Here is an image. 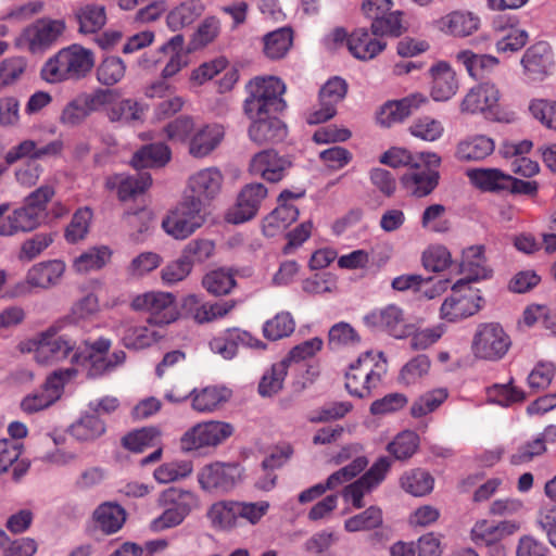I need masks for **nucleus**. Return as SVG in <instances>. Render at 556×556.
<instances>
[{
  "mask_svg": "<svg viewBox=\"0 0 556 556\" xmlns=\"http://www.w3.org/2000/svg\"><path fill=\"white\" fill-rule=\"evenodd\" d=\"M293 34L291 28L282 27L268 33L264 37V53L267 58L276 60L283 58L292 46Z\"/></svg>",
  "mask_w": 556,
  "mask_h": 556,
  "instance_id": "45",
  "label": "nucleus"
},
{
  "mask_svg": "<svg viewBox=\"0 0 556 556\" xmlns=\"http://www.w3.org/2000/svg\"><path fill=\"white\" fill-rule=\"evenodd\" d=\"M152 178L147 172H139L135 175L114 174L105 179V188L116 191L119 201L125 202L142 194L151 186Z\"/></svg>",
  "mask_w": 556,
  "mask_h": 556,
  "instance_id": "20",
  "label": "nucleus"
},
{
  "mask_svg": "<svg viewBox=\"0 0 556 556\" xmlns=\"http://www.w3.org/2000/svg\"><path fill=\"white\" fill-rule=\"evenodd\" d=\"M223 174L217 167H207L198 170L188 179V189L201 203L213 200L222 189Z\"/></svg>",
  "mask_w": 556,
  "mask_h": 556,
  "instance_id": "25",
  "label": "nucleus"
},
{
  "mask_svg": "<svg viewBox=\"0 0 556 556\" xmlns=\"http://www.w3.org/2000/svg\"><path fill=\"white\" fill-rule=\"evenodd\" d=\"M75 375L76 370L73 368L53 371L39 390L22 400L21 409L26 414H34L48 408L61 397L65 382Z\"/></svg>",
  "mask_w": 556,
  "mask_h": 556,
  "instance_id": "7",
  "label": "nucleus"
},
{
  "mask_svg": "<svg viewBox=\"0 0 556 556\" xmlns=\"http://www.w3.org/2000/svg\"><path fill=\"white\" fill-rule=\"evenodd\" d=\"M237 513V501L224 500L212 504L206 517L214 529L230 531L239 526Z\"/></svg>",
  "mask_w": 556,
  "mask_h": 556,
  "instance_id": "34",
  "label": "nucleus"
},
{
  "mask_svg": "<svg viewBox=\"0 0 556 556\" xmlns=\"http://www.w3.org/2000/svg\"><path fill=\"white\" fill-rule=\"evenodd\" d=\"M529 111L543 126L556 130V101L534 99L530 102Z\"/></svg>",
  "mask_w": 556,
  "mask_h": 556,
  "instance_id": "64",
  "label": "nucleus"
},
{
  "mask_svg": "<svg viewBox=\"0 0 556 556\" xmlns=\"http://www.w3.org/2000/svg\"><path fill=\"white\" fill-rule=\"evenodd\" d=\"M495 142L485 135H475L459 141L455 156L463 162H477L486 159L494 152Z\"/></svg>",
  "mask_w": 556,
  "mask_h": 556,
  "instance_id": "30",
  "label": "nucleus"
},
{
  "mask_svg": "<svg viewBox=\"0 0 556 556\" xmlns=\"http://www.w3.org/2000/svg\"><path fill=\"white\" fill-rule=\"evenodd\" d=\"M483 254L482 245L470 247L464 251L460 267L466 277L453 285L452 293L442 303L440 307L442 319L454 323L468 318L480 311L483 299L479 294V290L471 288L470 282L489 277Z\"/></svg>",
  "mask_w": 556,
  "mask_h": 556,
  "instance_id": "1",
  "label": "nucleus"
},
{
  "mask_svg": "<svg viewBox=\"0 0 556 556\" xmlns=\"http://www.w3.org/2000/svg\"><path fill=\"white\" fill-rule=\"evenodd\" d=\"M288 372L287 361H280L271 365L258 383V393L262 396H271L278 393Z\"/></svg>",
  "mask_w": 556,
  "mask_h": 556,
  "instance_id": "51",
  "label": "nucleus"
},
{
  "mask_svg": "<svg viewBox=\"0 0 556 556\" xmlns=\"http://www.w3.org/2000/svg\"><path fill=\"white\" fill-rule=\"evenodd\" d=\"M160 502L187 517L198 506V496L191 491L170 486L162 492Z\"/></svg>",
  "mask_w": 556,
  "mask_h": 556,
  "instance_id": "43",
  "label": "nucleus"
},
{
  "mask_svg": "<svg viewBox=\"0 0 556 556\" xmlns=\"http://www.w3.org/2000/svg\"><path fill=\"white\" fill-rule=\"evenodd\" d=\"M249 119L252 122L248 130L249 138L256 144L277 143L287 136L285 124L274 114L249 117Z\"/></svg>",
  "mask_w": 556,
  "mask_h": 556,
  "instance_id": "24",
  "label": "nucleus"
},
{
  "mask_svg": "<svg viewBox=\"0 0 556 556\" xmlns=\"http://www.w3.org/2000/svg\"><path fill=\"white\" fill-rule=\"evenodd\" d=\"M402 13L400 11L388 12L371 20L370 30L379 38L386 36L400 37L403 33Z\"/></svg>",
  "mask_w": 556,
  "mask_h": 556,
  "instance_id": "53",
  "label": "nucleus"
},
{
  "mask_svg": "<svg viewBox=\"0 0 556 556\" xmlns=\"http://www.w3.org/2000/svg\"><path fill=\"white\" fill-rule=\"evenodd\" d=\"M172 157V151L167 144L159 142L151 143L138 150L132 159L131 165L135 168H154L165 166Z\"/></svg>",
  "mask_w": 556,
  "mask_h": 556,
  "instance_id": "35",
  "label": "nucleus"
},
{
  "mask_svg": "<svg viewBox=\"0 0 556 556\" xmlns=\"http://www.w3.org/2000/svg\"><path fill=\"white\" fill-rule=\"evenodd\" d=\"M105 430V422L90 412L73 424L70 432L78 441H93L104 434Z\"/></svg>",
  "mask_w": 556,
  "mask_h": 556,
  "instance_id": "42",
  "label": "nucleus"
},
{
  "mask_svg": "<svg viewBox=\"0 0 556 556\" xmlns=\"http://www.w3.org/2000/svg\"><path fill=\"white\" fill-rule=\"evenodd\" d=\"M112 252L108 247H96L80 254L74 262L79 273H87L102 268L111 258Z\"/></svg>",
  "mask_w": 556,
  "mask_h": 556,
  "instance_id": "54",
  "label": "nucleus"
},
{
  "mask_svg": "<svg viewBox=\"0 0 556 556\" xmlns=\"http://www.w3.org/2000/svg\"><path fill=\"white\" fill-rule=\"evenodd\" d=\"M189 396L191 397V407L199 413H212L217 410L231 396V391L225 387L208 386L203 389H193ZM186 396L176 397L172 393L166 394V399L174 403L182 402Z\"/></svg>",
  "mask_w": 556,
  "mask_h": 556,
  "instance_id": "19",
  "label": "nucleus"
},
{
  "mask_svg": "<svg viewBox=\"0 0 556 556\" xmlns=\"http://www.w3.org/2000/svg\"><path fill=\"white\" fill-rule=\"evenodd\" d=\"M142 110L138 102L131 99H124L114 103L108 110V117L113 123L129 124L141 119Z\"/></svg>",
  "mask_w": 556,
  "mask_h": 556,
  "instance_id": "58",
  "label": "nucleus"
},
{
  "mask_svg": "<svg viewBox=\"0 0 556 556\" xmlns=\"http://www.w3.org/2000/svg\"><path fill=\"white\" fill-rule=\"evenodd\" d=\"M232 433L233 427L229 422L217 420L200 422L181 437V448L190 452L202 447L217 446Z\"/></svg>",
  "mask_w": 556,
  "mask_h": 556,
  "instance_id": "8",
  "label": "nucleus"
},
{
  "mask_svg": "<svg viewBox=\"0 0 556 556\" xmlns=\"http://www.w3.org/2000/svg\"><path fill=\"white\" fill-rule=\"evenodd\" d=\"M249 337L247 331H241L238 328L227 329L210 341V348L225 359H231L237 354L239 342L245 343Z\"/></svg>",
  "mask_w": 556,
  "mask_h": 556,
  "instance_id": "41",
  "label": "nucleus"
},
{
  "mask_svg": "<svg viewBox=\"0 0 556 556\" xmlns=\"http://www.w3.org/2000/svg\"><path fill=\"white\" fill-rule=\"evenodd\" d=\"M511 346L510 337L498 323L478 325L471 350L477 358L496 362L502 359Z\"/></svg>",
  "mask_w": 556,
  "mask_h": 556,
  "instance_id": "6",
  "label": "nucleus"
},
{
  "mask_svg": "<svg viewBox=\"0 0 556 556\" xmlns=\"http://www.w3.org/2000/svg\"><path fill=\"white\" fill-rule=\"evenodd\" d=\"M291 165L288 157L268 149L256 153L251 159L249 170L252 175L260 176L268 182H279L287 176Z\"/></svg>",
  "mask_w": 556,
  "mask_h": 556,
  "instance_id": "14",
  "label": "nucleus"
},
{
  "mask_svg": "<svg viewBox=\"0 0 556 556\" xmlns=\"http://www.w3.org/2000/svg\"><path fill=\"white\" fill-rule=\"evenodd\" d=\"M498 100L500 92L494 85H479L467 92L460 103V111L468 114L483 113L489 117Z\"/></svg>",
  "mask_w": 556,
  "mask_h": 556,
  "instance_id": "26",
  "label": "nucleus"
},
{
  "mask_svg": "<svg viewBox=\"0 0 556 556\" xmlns=\"http://www.w3.org/2000/svg\"><path fill=\"white\" fill-rule=\"evenodd\" d=\"M382 522V510L378 506H369L364 511L348 518L344 521V529L348 532L369 531L379 528Z\"/></svg>",
  "mask_w": 556,
  "mask_h": 556,
  "instance_id": "50",
  "label": "nucleus"
},
{
  "mask_svg": "<svg viewBox=\"0 0 556 556\" xmlns=\"http://www.w3.org/2000/svg\"><path fill=\"white\" fill-rule=\"evenodd\" d=\"M299 217V208L291 203H278V206L268 214L263 224V231L274 237L278 231L285 230Z\"/></svg>",
  "mask_w": 556,
  "mask_h": 556,
  "instance_id": "40",
  "label": "nucleus"
},
{
  "mask_svg": "<svg viewBox=\"0 0 556 556\" xmlns=\"http://www.w3.org/2000/svg\"><path fill=\"white\" fill-rule=\"evenodd\" d=\"M439 166L440 164H430L426 161L417 162V166L407 169L401 177L403 188L416 198L429 195L439 185Z\"/></svg>",
  "mask_w": 556,
  "mask_h": 556,
  "instance_id": "12",
  "label": "nucleus"
},
{
  "mask_svg": "<svg viewBox=\"0 0 556 556\" xmlns=\"http://www.w3.org/2000/svg\"><path fill=\"white\" fill-rule=\"evenodd\" d=\"M202 208L203 203L197 197H185L163 219L162 227L175 239H186L204 224Z\"/></svg>",
  "mask_w": 556,
  "mask_h": 556,
  "instance_id": "5",
  "label": "nucleus"
},
{
  "mask_svg": "<svg viewBox=\"0 0 556 556\" xmlns=\"http://www.w3.org/2000/svg\"><path fill=\"white\" fill-rule=\"evenodd\" d=\"M387 48V41L367 27L354 29L348 40L349 52L357 60L370 61Z\"/></svg>",
  "mask_w": 556,
  "mask_h": 556,
  "instance_id": "22",
  "label": "nucleus"
},
{
  "mask_svg": "<svg viewBox=\"0 0 556 556\" xmlns=\"http://www.w3.org/2000/svg\"><path fill=\"white\" fill-rule=\"evenodd\" d=\"M447 396L448 392L444 388L428 391L412 403L409 413L414 418L425 417L437 410L446 401Z\"/></svg>",
  "mask_w": 556,
  "mask_h": 556,
  "instance_id": "48",
  "label": "nucleus"
},
{
  "mask_svg": "<svg viewBox=\"0 0 556 556\" xmlns=\"http://www.w3.org/2000/svg\"><path fill=\"white\" fill-rule=\"evenodd\" d=\"M294 328L295 321L292 315L288 312H281L264 324L263 333L266 339L276 341L289 337Z\"/></svg>",
  "mask_w": 556,
  "mask_h": 556,
  "instance_id": "55",
  "label": "nucleus"
},
{
  "mask_svg": "<svg viewBox=\"0 0 556 556\" xmlns=\"http://www.w3.org/2000/svg\"><path fill=\"white\" fill-rule=\"evenodd\" d=\"M348 92V84L343 78H330L319 91V109L307 113L306 122L311 125L325 123L337 113V105Z\"/></svg>",
  "mask_w": 556,
  "mask_h": 556,
  "instance_id": "11",
  "label": "nucleus"
},
{
  "mask_svg": "<svg viewBox=\"0 0 556 556\" xmlns=\"http://www.w3.org/2000/svg\"><path fill=\"white\" fill-rule=\"evenodd\" d=\"M408 404V397L404 393L393 392L370 404L369 412L375 416H383L400 412Z\"/></svg>",
  "mask_w": 556,
  "mask_h": 556,
  "instance_id": "63",
  "label": "nucleus"
},
{
  "mask_svg": "<svg viewBox=\"0 0 556 556\" xmlns=\"http://www.w3.org/2000/svg\"><path fill=\"white\" fill-rule=\"evenodd\" d=\"M96 526L104 533L117 532L126 520V514L122 506L114 503H103L93 513Z\"/></svg>",
  "mask_w": 556,
  "mask_h": 556,
  "instance_id": "38",
  "label": "nucleus"
},
{
  "mask_svg": "<svg viewBox=\"0 0 556 556\" xmlns=\"http://www.w3.org/2000/svg\"><path fill=\"white\" fill-rule=\"evenodd\" d=\"M549 56V47L546 42H538L527 49L521 59L525 71L535 76L546 73Z\"/></svg>",
  "mask_w": 556,
  "mask_h": 556,
  "instance_id": "47",
  "label": "nucleus"
},
{
  "mask_svg": "<svg viewBox=\"0 0 556 556\" xmlns=\"http://www.w3.org/2000/svg\"><path fill=\"white\" fill-rule=\"evenodd\" d=\"M91 218L92 212L89 207L77 210L65 229V239L67 242L76 243L84 239L89 231Z\"/></svg>",
  "mask_w": 556,
  "mask_h": 556,
  "instance_id": "60",
  "label": "nucleus"
},
{
  "mask_svg": "<svg viewBox=\"0 0 556 556\" xmlns=\"http://www.w3.org/2000/svg\"><path fill=\"white\" fill-rule=\"evenodd\" d=\"M76 348V341L67 336H45L36 350L39 363L58 362L66 358Z\"/></svg>",
  "mask_w": 556,
  "mask_h": 556,
  "instance_id": "28",
  "label": "nucleus"
},
{
  "mask_svg": "<svg viewBox=\"0 0 556 556\" xmlns=\"http://www.w3.org/2000/svg\"><path fill=\"white\" fill-rule=\"evenodd\" d=\"M126 65L118 56H108L97 67V79L103 86H114L125 76Z\"/></svg>",
  "mask_w": 556,
  "mask_h": 556,
  "instance_id": "52",
  "label": "nucleus"
},
{
  "mask_svg": "<svg viewBox=\"0 0 556 556\" xmlns=\"http://www.w3.org/2000/svg\"><path fill=\"white\" fill-rule=\"evenodd\" d=\"M426 161L430 164H441V157L435 153H419L413 154L403 148H391L380 156V163L391 167L405 166L410 169L417 166V162Z\"/></svg>",
  "mask_w": 556,
  "mask_h": 556,
  "instance_id": "36",
  "label": "nucleus"
},
{
  "mask_svg": "<svg viewBox=\"0 0 556 556\" xmlns=\"http://www.w3.org/2000/svg\"><path fill=\"white\" fill-rule=\"evenodd\" d=\"M198 480L203 490L228 492L240 480V468L231 464H212L201 470Z\"/></svg>",
  "mask_w": 556,
  "mask_h": 556,
  "instance_id": "18",
  "label": "nucleus"
},
{
  "mask_svg": "<svg viewBox=\"0 0 556 556\" xmlns=\"http://www.w3.org/2000/svg\"><path fill=\"white\" fill-rule=\"evenodd\" d=\"M400 481L402 489L414 496L429 494L434 484L433 477L428 471L420 468L406 471L401 477Z\"/></svg>",
  "mask_w": 556,
  "mask_h": 556,
  "instance_id": "46",
  "label": "nucleus"
},
{
  "mask_svg": "<svg viewBox=\"0 0 556 556\" xmlns=\"http://www.w3.org/2000/svg\"><path fill=\"white\" fill-rule=\"evenodd\" d=\"M204 11L201 0H187L174 8L166 16V24L173 30L191 25Z\"/></svg>",
  "mask_w": 556,
  "mask_h": 556,
  "instance_id": "37",
  "label": "nucleus"
},
{
  "mask_svg": "<svg viewBox=\"0 0 556 556\" xmlns=\"http://www.w3.org/2000/svg\"><path fill=\"white\" fill-rule=\"evenodd\" d=\"M427 101V98L418 92L400 100H389L380 106L377 113V123L383 127L402 123Z\"/></svg>",
  "mask_w": 556,
  "mask_h": 556,
  "instance_id": "17",
  "label": "nucleus"
},
{
  "mask_svg": "<svg viewBox=\"0 0 556 556\" xmlns=\"http://www.w3.org/2000/svg\"><path fill=\"white\" fill-rule=\"evenodd\" d=\"M0 549L4 556H34L37 552V543L30 538L11 541L7 532L0 529Z\"/></svg>",
  "mask_w": 556,
  "mask_h": 556,
  "instance_id": "59",
  "label": "nucleus"
},
{
  "mask_svg": "<svg viewBox=\"0 0 556 556\" xmlns=\"http://www.w3.org/2000/svg\"><path fill=\"white\" fill-rule=\"evenodd\" d=\"M247 90L249 96L243 102V112L248 117L276 114L286 108L282 99L286 85L278 77H256L249 81Z\"/></svg>",
  "mask_w": 556,
  "mask_h": 556,
  "instance_id": "4",
  "label": "nucleus"
},
{
  "mask_svg": "<svg viewBox=\"0 0 556 556\" xmlns=\"http://www.w3.org/2000/svg\"><path fill=\"white\" fill-rule=\"evenodd\" d=\"M431 96L435 101L450 100L458 89L456 73L446 62H439L431 67Z\"/></svg>",
  "mask_w": 556,
  "mask_h": 556,
  "instance_id": "29",
  "label": "nucleus"
},
{
  "mask_svg": "<svg viewBox=\"0 0 556 556\" xmlns=\"http://www.w3.org/2000/svg\"><path fill=\"white\" fill-rule=\"evenodd\" d=\"M122 445L134 453H142L147 448L156 447L140 460L141 466L160 460L163 454L161 431L155 427H144L127 433L122 438Z\"/></svg>",
  "mask_w": 556,
  "mask_h": 556,
  "instance_id": "15",
  "label": "nucleus"
},
{
  "mask_svg": "<svg viewBox=\"0 0 556 556\" xmlns=\"http://www.w3.org/2000/svg\"><path fill=\"white\" fill-rule=\"evenodd\" d=\"M131 306L136 311L148 312V321L152 325H168L178 316L174 295L167 292H147L138 295L132 300Z\"/></svg>",
  "mask_w": 556,
  "mask_h": 556,
  "instance_id": "10",
  "label": "nucleus"
},
{
  "mask_svg": "<svg viewBox=\"0 0 556 556\" xmlns=\"http://www.w3.org/2000/svg\"><path fill=\"white\" fill-rule=\"evenodd\" d=\"M65 270L62 261L53 260L34 265L27 273V282L34 287L49 288L59 282Z\"/></svg>",
  "mask_w": 556,
  "mask_h": 556,
  "instance_id": "33",
  "label": "nucleus"
},
{
  "mask_svg": "<svg viewBox=\"0 0 556 556\" xmlns=\"http://www.w3.org/2000/svg\"><path fill=\"white\" fill-rule=\"evenodd\" d=\"M419 445V438L414 431H403L399 433L387 446L388 452L395 459L405 460L412 457Z\"/></svg>",
  "mask_w": 556,
  "mask_h": 556,
  "instance_id": "56",
  "label": "nucleus"
},
{
  "mask_svg": "<svg viewBox=\"0 0 556 556\" xmlns=\"http://www.w3.org/2000/svg\"><path fill=\"white\" fill-rule=\"evenodd\" d=\"M387 359L383 353L365 352L349 366L345 372V389L358 399L372 396L387 374Z\"/></svg>",
  "mask_w": 556,
  "mask_h": 556,
  "instance_id": "3",
  "label": "nucleus"
},
{
  "mask_svg": "<svg viewBox=\"0 0 556 556\" xmlns=\"http://www.w3.org/2000/svg\"><path fill=\"white\" fill-rule=\"evenodd\" d=\"M470 184L483 192L507 190L508 174L498 168H472L466 173Z\"/></svg>",
  "mask_w": 556,
  "mask_h": 556,
  "instance_id": "32",
  "label": "nucleus"
},
{
  "mask_svg": "<svg viewBox=\"0 0 556 556\" xmlns=\"http://www.w3.org/2000/svg\"><path fill=\"white\" fill-rule=\"evenodd\" d=\"M224 128L217 124L205 125L190 137L189 153L197 159L211 154L224 139Z\"/></svg>",
  "mask_w": 556,
  "mask_h": 556,
  "instance_id": "27",
  "label": "nucleus"
},
{
  "mask_svg": "<svg viewBox=\"0 0 556 556\" xmlns=\"http://www.w3.org/2000/svg\"><path fill=\"white\" fill-rule=\"evenodd\" d=\"M363 323L371 330L386 331L396 339L405 338L408 334L403 311L394 304L372 309L363 317Z\"/></svg>",
  "mask_w": 556,
  "mask_h": 556,
  "instance_id": "13",
  "label": "nucleus"
},
{
  "mask_svg": "<svg viewBox=\"0 0 556 556\" xmlns=\"http://www.w3.org/2000/svg\"><path fill=\"white\" fill-rule=\"evenodd\" d=\"M202 286L210 294L220 296L230 293L236 286V279L229 270L218 268L203 277Z\"/></svg>",
  "mask_w": 556,
  "mask_h": 556,
  "instance_id": "49",
  "label": "nucleus"
},
{
  "mask_svg": "<svg viewBox=\"0 0 556 556\" xmlns=\"http://www.w3.org/2000/svg\"><path fill=\"white\" fill-rule=\"evenodd\" d=\"M520 529V523L515 520L500 522L486 519L478 520L470 531V539L477 546H491Z\"/></svg>",
  "mask_w": 556,
  "mask_h": 556,
  "instance_id": "21",
  "label": "nucleus"
},
{
  "mask_svg": "<svg viewBox=\"0 0 556 556\" xmlns=\"http://www.w3.org/2000/svg\"><path fill=\"white\" fill-rule=\"evenodd\" d=\"M479 17L466 11H453L437 22L440 30L457 37L470 36L479 28Z\"/></svg>",
  "mask_w": 556,
  "mask_h": 556,
  "instance_id": "31",
  "label": "nucleus"
},
{
  "mask_svg": "<svg viewBox=\"0 0 556 556\" xmlns=\"http://www.w3.org/2000/svg\"><path fill=\"white\" fill-rule=\"evenodd\" d=\"M267 193V188L261 182L244 186L238 195L236 206L228 213V220L241 224L252 219L257 214Z\"/></svg>",
  "mask_w": 556,
  "mask_h": 556,
  "instance_id": "16",
  "label": "nucleus"
},
{
  "mask_svg": "<svg viewBox=\"0 0 556 556\" xmlns=\"http://www.w3.org/2000/svg\"><path fill=\"white\" fill-rule=\"evenodd\" d=\"M455 60L476 79L483 78L489 71L498 64L496 58L489 54H477L470 50L458 51L455 54Z\"/></svg>",
  "mask_w": 556,
  "mask_h": 556,
  "instance_id": "39",
  "label": "nucleus"
},
{
  "mask_svg": "<svg viewBox=\"0 0 556 556\" xmlns=\"http://www.w3.org/2000/svg\"><path fill=\"white\" fill-rule=\"evenodd\" d=\"M40 223L33 213L31 208L24 205L20 208L10 211V204L0 205V235L13 236L17 232H27L36 229Z\"/></svg>",
  "mask_w": 556,
  "mask_h": 556,
  "instance_id": "23",
  "label": "nucleus"
},
{
  "mask_svg": "<svg viewBox=\"0 0 556 556\" xmlns=\"http://www.w3.org/2000/svg\"><path fill=\"white\" fill-rule=\"evenodd\" d=\"M64 20L42 17L27 26L22 33V40L31 53H41L55 45L65 31Z\"/></svg>",
  "mask_w": 556,
  "mask_h": 556,
  "instance_id": "9",
  "label": "nucleus"
},
{
  "mask_svg": "<svg viewBox=\"0 0 556 556\" xmlns=\"http://www.w3.org/2000/svg\"><path fill=\"white\" fill-rule=\"evenodd\" d=\"M94 56L91 50L79 45L61 49L51 56L41 68V77L50 84L84 78L93 67Z\"/></svg>",
  "mask_w": 556,
  "mask_h": 556,
  "instance_id": "2",
  "label": "nucleus"
},
{
  "mask_svg": "<svg viewBox=\"0 0 556 556\" xmlns=\"http://www.w3.org/2000/svg\"><path fill=\"white\" fill-rule=\"evenodd\" d=\"M122 341L127 349L141 350L156 342L157 337L146 326H131L125 329Z\"/></svg>",
  "mask_w": 556,
  "mask_h": 556,
  "instance_id": "61",
  "label": "nucleus"
},
{
  "mask_svg": "<svg viewBox=\"0 0 556 556\" xmlns=\"http://www.w3.org/2000/svg\"><path fill=\"white\" fill-rule=\"evenodd\" d=\"M76 20L79 24V33L94 34L106 23L105 8L99 4H86L76 12Z\"/></svg>",
  "mask_w": 556,
  "mask_h": 556,
  "instance_id": "44",
  "label": "nucleus"
},
{
  "mask_svg": "<svg viewBox=\"0 0 556 556\" xmlns=\"http://www.w3.org/2000/svg\"><path fill=\"white\" fill-rule=\"evenodd\" d=\"M409 132L425 141H435L442 137L444 127L440 121L422 116L414 121L409 126Z\"/></svg>",
  "mask_w": 556,
  "mask_h": 556,
  "instance_id": "62",
  "label": "nucleus"
},
{
  "mask_svg": "<svg viewBox=\"0 0 556 556\" xmlns=\"http://www.w3.org/2000/svg\"><path fill=\"white\" fill-rule=\"evenodd\" d=\"M193 470L189 460H173L160 465L153 472L160 483H169L188 477Z\"/></svg>",
  "mask_w": 556,
  "mask_h": 556,
  "instance_id": "57",
  "label": "nucleus"
}]
</instances>
